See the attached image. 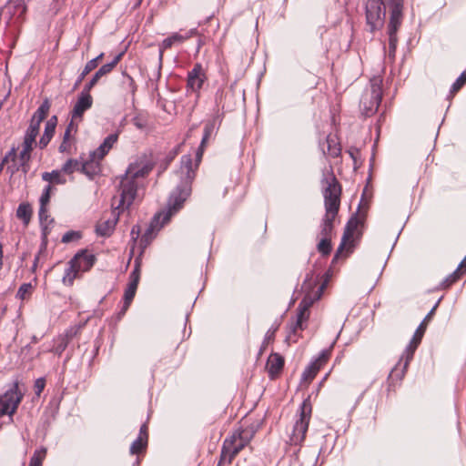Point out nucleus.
<instances>
[{"label": "nucleus", "mask_w": 466, "mask_h": 466, "mask_svg": "<svg viewBox=\"0 0 466 466\" xmlns=\"http://www.w3.org/2000/svg\"><path fill=\"white\" fill-rule=\"evenodd\" d=\"M89 90L83 88L71 112L72 120L81 119L84 113L92 106L93 98Z\"/></svg>", "instance_id": "nucleus-13"}, {"label": "nucleus", "mask_w": 466, "mask_h": 466, "mask_svg": "<svg viewBox=\"0 0 466 466\" xmlns=\"http://www.w3.org/2000/svg\"><path fill=\"white\" fill-rule=\"evenodd\" d=\"M70 266L66 268L65 275L63 277L64 283L68 282L70 285L73 283L74 279L76 278L79 269L76 267L75 264H72V261L69 262Z\"/></svg>", "instance_id": "nucleus-34"}, {"label": "nucleus", "mask_w": 466, "mask_h": 466, "mask_svg": "<svg viewBox=\"0 0 466 466\" xmlns=\"http://www.w3.org/2000/svg\"><path fill=\"white\" fill-rule=\"evenodd\" d=\"M23 397L24 393L19 390V382L15 380L11 388L0 396V415H14Z\"/></svg>", "instance_id": "nucleus-7"}, {"label": "nucleus", "mask_w": 466, "mask_h": 466, "mask_svg": "<svg viewBox=\"0 0 466 466\" xmlns=\"http://www.w3.org/2000/svg\"><path fill=\"white\" fill-rule=\"evenodd\" d=\"M284 366V358L279 353H272L268 359L267 367L268 373L273 376L279 374Z\"/></svg>", "instance_id": "nucleus-20"}, {"label": "nucleus", "mask_w": 466, "mask_h": 466, "mask_svg": "<svg viewBox=\"0 0 466 466\" xmlns=\"http://www.w3.org/2000/svg\"><path fill=\"white\" fill-rule=\"evenodd\" d=\"M387 0H368L366 4V20L371 32L380 28L385 20Z\"/></svg>", "instance_id": "nucleus-6"}, {"label": "nucleus", "mask_w": 466, "mask_h": 466, "mask_svg": "<svg viewBox=\"0 0 466 466\" xmlns=\"http://www.w3.org/2000/svg\"><path fill=\"white\" fill-rule=\"evenodd\" d=\"M61 170H53L52 172H44L42 179L48 182V185H64L66 182V177L62 175Z\"/></svg>", "instance_id": "nucleus-22"}, {"label": "nucleus", "mask_w": 466, "mask_h": 466, "mask_svg": "<svg viewBox=\"0 0 466 466\" xmlns=\"http://www.w3.org/2000/svg\"><path fill=\"white\" fill-rule=\"evenodd\" d=\"M46 456V449L42 447L34 451V454L30 458L28 466H42L43 461Z\"/></svg>", "instance_id": "nucleus-27"}, {"label": "nucleus", "mask_w": 466, "mask_h": 466, "mask_svg": "<svg viewBox=\"0 0 466 466\" xmlns=\"http://www.w3.org/2000/svg\"><path fill=\"white\" fill-rule=\"evenodd\" d=\"M382 92L380 85L377 80L371 82L370 90L367 91L361 97L360 109L365 116L374 115L380 104Z\"/></svg>", "instance_id": "nucleus-8"}, {"label": "nucleus", "mask_w": 466, "mask_h": 466, "mask_svg": "<svg viewBox=\"0 0 466 466\" xmlns=\"http://www.w3.org/2000/svg\"><path fill=\"white\" fill-rule=\"evenodd\" d=\"M152 169L153 164L145 155L137 157L128 165L119 183V203L112 211L111 218L96 225L97 235L108 237L113 233L120 214L119 209L124 210L133 204L138 188L143 186L144 178Z\"/></svg>", "instance_id": "nucleus-1"}, {"label": "nucleus", "mask_w": 466, "mask_h": 466, "mask_svg": "<svg viewBox=\"0 0 466 466\" xmlns=\"http://www.w3.org/2000/svg\"><path fill=\"white\" fill-rule=\"evenodd\" d=\"M122 56L123 53H119L114 57V59L110 63L103 65L96 72V74L93 76L90 81L84 86V88L90 91L97 84V82L102 76L109 74L113 70V68L119 63Z\"/></svg>", "instance_id": "nucleus-15"}, {"label": "nucleus", "mask_w": 466, "mask_h": 466, "mask_svg": "<svg viewBox=\"0 0 466 466\" xmlns=\"http://www.w3.org/2000/svg\"><path fill=\"white\" fill-rule=\"evenodd\" d=\"M71 261L72 264L76 265L79 271H87L93 267L96 261V257L95 255L88 253L86 250H81L75 255Z\"/></svg>", "instance_id": "nucleus-16"}, {"label": "nucleus", "mask_w": 466, "mask_h": 466, "mask_svg": "<svg viewBox=\"0 0 466 466\" xmlns=\"http://www.w3.org/2000/svg\"><path fill=\"white\" fill-rule=\"evenodd\" d=\"M77 331V328H71L70 329L66 330L65 335L59 338V342L57 346L53 350V351L60 356L66 349L73 337L76 335Z\"/></svg>", "instance_id": "nucleus-21"}, {"label": "nucleus", "mask_w": 466, "mask_h": 466, "mask_svg": "<svg viewBox=\"0 0 466 466\" xmlns=\"http://www.w3.org/2000/svg\"><path fill=\"white\" fill-rule=\"evenodd\" d=\"M318 250L324 256H327L331 251L330 238H322L318 244Z\"/></svg>", "instance_id": "nucleus-38"}, {"label": "nucleus", "mask_w": 466, "mask_h": 466, "mask_svg": "<svg viewBox=\"0 0 466 466\" xmlns=\"http://www.w3.org/2000/svg\"><path fill=\"white\" fill-rule=\"evenodd\" d=\"M56 188L52 185H46L42 192L39 202L41 205V212L45 213V206L50 201L51 194Z\"/></svg>", "instance_id": "nucleus-31"}, {"label": "nucleus", "mask_w": 466, "mask_h": 466, "mask_svg": "<svg viewBox=\"0 0 466 466\" xmlns=\"http://www.w3.org/2000/svg\"><path fill=\"white\" fill-rule=\"evenodd\" d=\"M320 370L319 366L313 361L310 362L306 369L304 370L301 375V381L305 383H309L313 380L318 371Z\"/></svg>", "instance_id": "nucleus-26"}, {"label": "nucleus", "mask_w": 466, "mask_h": 466, "mask_svg": "<svg viewBox=\"0 0 466 466\" xmlns=\"http://www.w3.org/2000/svg\"><path fill=\"white\" fill-rule=\"evenodd\" d=\"M326 180L327 187L323 193L326 213L323 218L320 234L322 238H330L333 230V221L338 215L340 205L341 187L334 176H331Z\"/></svg>", "instance_id": "nucleus-3"}, {"label": "nucleus", "mask_w": 466, "mask_h": 466, "mask_svg": "<svg viewBox=\"0 0 466 466\" xmlns=\"http://www.w3.org/2000/svg\"><path fill=\"white\" fill-rule=\"evenodd\" d=\"M32 213V208L28 203H21L17 208L16 217L22 219L25 225H28Z\"/></svg>", "instance_id": "nucleus-25"}, {"label": "nucleus", "mask_w": 466, "mask_h": 466, "mask_svg": "<svg viewBox=\"0 0 466 466\" xmlns=\"http://www.w3.org/2000/svg\"><path fill=\"white\" fill-rule=\"evenodd\" d=\"M79 234L76 231H68L62 237V242L63 243H69L73 241L74 239L79 238Z\"/></svg>", "instance_id": "nucleus-48"}, {"label": "nucleus", "mask_w": 466, "mask_h": 466, "mask_svg": "<svg viewBox=\"0 0 466 466\" xmlns=\"http://www.w3.org/2000/svg\"><path fill=\"white\" fill-rule=\"evenodd\" d=\"M329 357V350H322L318 359H316L313 362L317 363L319 368H321L328 360Z\"/></svg>", "instance_id": "nucleus-47"}, {"label": "nucleus", "mask_w": 466, "mask_h": 466, "mask_svg": "<svg viewBox=\"0 0 466 466\" xmlns=\"http://www.w3.org/2000/svg\"><path fill=\"white\" fill-rule=\"evenodd\" d=\"M327 142H328V144H329L328 150H329V155H330L331 157H338V156L339 155V153H340V148H339V147H338L336 145L331 146V145H330V140H329V137H328V139H327Z\"/></svg>", "instance_id": "nucleus-50"}, {"label": "nucleus", "mask_w": 466, "mask_h": 466, "mask_svg": "<svg viewBox=\"0 0 466 466\" xmlns=\"http://www.w3.org/2000/svg\"><path fill=\"white\" fill-rule=\"evenodd\" d=\"M39 220L42 226V235L44 238H46V236L48 234V223L53 222L54 220L51 218L49 219L48 210L46 208V206H45V213L41 212V207L39 208L38 211Z\"/></svg>", "instance_id": "nucleus-28"}, {"label": "nucleus", "mask_w": 466, "mask_h": 466, "mask_svg": "<svg viewBox=\"0 0 466 466\" xmlns=\"http://www.w3.org/2000/svg\"><path fill=\"white\" fill-rule=\"evenodd\" d=\"M139 436H142L144 440L147 441V427L143 424L140 428Z\"/></svg>", "instance_id": "nucleus-58"}, {"label": "nucleus", "mask_w": 466, "mask_h": 466, "mask_svg": "<svg viewBox=\"0 0 466 466\" xmlns=\"http://www.w3.org/2000/svg\"><path fill=\"white\" fill-rule=\"evenodd\" d=\"M75 170H80V163L75 159H68L62 167L64 173L71 174Z\"/></svg>", "instance_id": "nucleus-37"}, {"label": "nucleus", "mask_w": 466, "mask_h": 466, "mask_svg": "<svg viewBox=\"0 0 466 466\" xmlns=\"http://www.w3.org/2000/svg\"><path fill=\"white\" fill-rule=\"evenodd\" d=\"M205 147L206 146H202L201 142L196 152L195 164H193V160L190 155H184L181 157V166L178 170L181 182L169 196V207L171 208H174L175 210L179 208L181 206H183V203L190 195L191 183L195 178L196 170L202 159Z\"/></svg>", "instance_id": "nucleus-2"}, {"label": "nucleus", "mask_w": 466, "mask_h": 466, "mask_svg": "<svg viewBox=\"0 0 466 466\" xmlns=\"http://www.w3.org/2000/svg\"><path fill=\"white\" fill-rule=\"evenodd\" d=\"M40 124L41 122H38L34 117H32L28 128H34L35 132L39 133Z\"/></svg>", "instance_id": "nucleus-55"}, {"label": "nucleus", "mask_w": 466, "mask_h": 466, "mask_svg": "<svg viewBox=\"0 0 466 466\" xmlns=\"http://www.w3.org/2000/svg\"><path fill=\"white\" fill-rule=\"evenodd\" d=\"M15 155V146H13L11 147V149L5 154V156L3 157L2 161L0 164H2V166H5V164H9V157H14Z\"/></svg>", "instance_id": "nucleus-54"}, {"label": "nucleus", "mask_w": 466, "mask_h": 466, "mask_svg": "<svg viewBox=\"0 0 466 466\" xmlns=\"http://www.w3.org/2000/svg\"><path fill=\"white\" fill-rule=\"evenodd\" d=\"M232 436L236 437L237 439H239L240 441L248 445L251 439L253 438V431L248 429H238L232 434Z\"/></svg>", "instance_id": "nucleus-33"}, {"label": "nucleus", "mask_w": 466, "mask_h": 466, "mask_svg": "<svg viewBox=\"0 0 466 466\" xmlns=\"http://www.w3.org/2000/svg\"><path fill=\"white\" fill-rule=\"evenodd\" d=\"M390 14H392L395 9L399 10V15H402L403 0H387Z\"/></svg>", "instance_id": "nucleus-42"}, {"label": "nucleus", "mask_w": 466, "mask_h": 466, "mask_svg": "<svg viewBox=\"0 0 466 466\" xmlns=\"http://www.w3.org/2000/svg\"><path fill=\"white\" fill-rule=\"evenodd\" d=\"M29 162H20L19 164V167L20 168L22 169V171L26 174L28 172V169H29V165H28Z\"/></svg>", "instance_id": "nucleus-61"}, {"label": "nucleus", "mask_w": 466, "mask_h": 466, "mask_svg": "<svg viewBox=\"0 0 466 466\" xmlns=\"http://www.w3.org/2000/svg\"><path fill=\"white\" fill-rule=\"evenodd\" d=\"M437 304L431 309V310L427 314V316L424 318L422 321H424V324H427V322L431 319L432 315L434 314V311L436 309Z\"/></svg>", "instance_id": "nucleus-59"}, {"label": "nucleus", "mask_w": 466, "mask_h": 466, "mask_svg": "<svg viewBox=\"0 0 466 466\" xmlns=\"http://www.w3.org/2000/svg\"><path fill=\"white\" fill-rule=\"evenodd\" d=\"M359 224H360V220L357 218V215L352 217L348 221L345 230H344V233H343V236H342V238H341V243L338 248V253L340 252L344 248L346 243L353 237L354 231L358 228Z\"/></svg>", "instance_id": "nucleus-19"}, {"label": "nucleus", "mask_w": 466, "mask_h": 466, "mask_svg": "<svg viewBox=\"0 0 466 466\" xmlns=\"http://www.w3.org/2000/svg\"><path fill=\"white\" fill-rule=\"evenodd\" d=\"M97 157H93V152L89 155V159L80 164V170L89 178H93L100 171V165Z\"/></svg>", "instance_id": "nucleus-17"}, {"label": "nucleus", "mask_w": 466, "mask_h": 466, "mask_svg": "<svg viewBox=\"0 0 466 466\" xmlns=\"http://www.w3.org/2000/svg\"><path fill=\"white\" fill-rule=\"evenodd\" d=\"M196 33H197L196 29H191L185 35H183L179 33H174L170 36L164 39L159 46V55H158L159 64L160 65L162 64L163 55H164V51L166 49L170 48L175 44L184 42L185 40L188 39Z\"/></svg>", "instance_id": "nucleus-14"}, {"label": "nucleus", "mask_w": 466, "mask_h": 466, "mask_svg": "<svg viewBox=\"0 0 466 466\" xmlns=\"http://www.w3.org/2000/svg\"><path fill=\"white\" fill-rule=\"evenodd\" d=\"M427 324L422 321L415 330L412 339L409 345L403 351L399 362L392 368L389 379L391 380H400L405 375L410 361L412 360L413 355L421 342L422 337L425 333Z\"/></svg>", "instance_id": "nucleus-4"}, {"label": "nucleus", "mask_w": 466, "mask_h": 466, "mask_svg": "<svg viewBox=\"0 0 466 466\" xmlns=\"http://www.w3.org/2000/svg\"><path fill=\"white\" fill-rule=\"evenodd\" d=\"M133 121H134V125H135L137 128H139V129H143V128L145 127V124H143V123L140 121V119H139V118L135 117V118L133 119Z\"/></svg>", "instance_id": "nucleus-62"}, {"label": "nucleus", "mask_w": 466, "mask_h": 466, "mask_svg": "<svg viewBox=\"0 0 466 466\" xmlns=\"http://www.w3.org/2000/svg\"><path fill=\"white\" fill-rule=\"evenodd\" d=\"M464 267H460V265L458 266V268H456V270L454 272H452L451 274H450L441 284V288L442 289H448L449 287H451L454 282H456L461 276L462 274V271L461 269L463 268Z\"/></svg>", "instance_id": "nucleus-30"}, {"label": "nucleus", "mask_w": 466, "mask_h": 466, "mask_svg": "<svg viewBox=\"0 0 466 466\" xmlns=\"http://www.w3.org/2000/svg\"><path fill=\"white\" fill-rule=\"evenodd\" d=\"M38 133L34 131V128H27L25 134L23 145L32 147L35 143V138Z\"/></svg>", "instance_id": "nucleus-39"}, {"label": "nucleus", "mask_w": 466, "mask_h": 466, "mask_svg": "<svg viewBox=\"0 0 466 466\" xmlns=\"http://www.w3.org/2000/svg\"><path fill=\"white\" fill-rule=\"evenodd\" d=\"M66 150H67V141L63 140V142L59 146V151L60 152H65Z\"/></svg>", "instance_id": "nucleus-64"}, {"label": "nucleus", "mask_w": 466, "mask_h": 466, "mask_svg": "<svg viewBox=\"0 0 466 466\" xmlns=\"http://www.w3.org/2000/svg\"><path fill=\"white\" fill-rule=\"evenodd\" d=\"M402 15H399V10L395 9L390 15V22L388 25L389 34V56L394 57L396 46L398 43L397 31L401 25Z\"/></svg>", "instance_id": "nucleus-12"}, {"label": "nucleus", "mask_w": 466, "mask_h": 466, "mask_svg": "<svg viewBox=\"0 0 466 466\" xmlns=\"http://www.w3.org/2000/svg\"><path fill=\"white\" fill-rule=\"evenodd\" d=\"M160 217H161V213L155 215L151 224L149 225V227L147 228V229L144 233V235L142 236V241H144L146 243H148L151 240L152 234H153V232L155 230V224L158 223V220H159Z\"/></svg>", "instance_id": "nucleus-36"}, {"label": "nucleus", "mask_w": 466, "mask_h": 466, "mask_svg": "<svg viewBox=\"0 0 466 466\" xmlns=\"http://www.w3.org/2000/svg\"><path fill=\"white\" fill-rule=\"evenodd\" d=\"M324 285L320 286L318 289V292L314 299L310 298L309 295H306L301 302L298 306V314L297 319L294 322L290 324V332L296 334L299 329H304V323L308 320L309 317V308L314 303L315 300L320 298V294Z\"/></svg>", "instance_id": "nucleus-9"}, {"label": "nucleus", "mask_w": 466, "mask_h": 466, "mask_svg": "<svg viewBox=\"0 0 466 466\" xmlns=\"http://www.w3.org/2000/svg\"><path fill=\"white\" fill-rule=\"evenodd\" d=\"M50 109V103L46 99L34 113L33 116L38 122H42L48 115Z\"/></svg>", "instance_id": "nucleus-29"}, {"label": "nucleus", "mask_w": 466, "mask_h": 466, "mask_svg": "<svg viewBox=\"0 0 466 466\" xmlns=\"http://www.w3.org/2000/svg\"><path fill=\"white\" fill-rule=\"evenodd\" d=\"M137 286L135 283H128L127 289H125L124 293V305L122 307L121 311L119 312L120 315H124L127 309L129 308L135 295L137 289Z\"/></svg>", "instance_id": "nucleus-23"}, {"label": "nucleus", "mask_w": 466, "mask_h": 466, "mask_svg": "<svg viewBox=\"0 0 466 466\" xmlns=\"http://www.w3.org/2000/svg\"><path fill=\"white\" fill-rule=\"evenodd\" d=\"M20 167L17 164V162H10L6 167V171L11 175L14 176L17 171H19Z\"/></svg>", "instance_id": "nucleus-52"}, {"label": "nucleus", "mask_w": 466, "mask_h": 466, "mask_svg": "<svg viewBox=\"0 0 466 466\" xmlns=\"http://www.w3.org/2000/svg\"><path fill=\"white\" fill-rule=\"evenodd\" d=\"M104 54L101 53L99 56H97L96 57H95L94 59H91L90 61H88L85 67H84V70L82 71V73L79 75L76 84H75V86H77L83 80L84 78L86 77V76L87 74H89L92 70H94L97 65H98V62L102 59Z\"/></svg>", "instance_id": "nucleus-24"}, {"label": "nucleus", "mask_w": 466, "mask_h": 466, "mask_svg": "<svg viewBox=\"0 0 466 466\" xmlns=\"http://www.w3.org/2000/svg\"><path fill=\"white\" fill-rule=\"evenodd\" d=\"M273 334H274V331L270 333V331H268L266 336H265V339H264V342H263V346L266 345V343H268L270 339H272L273 338Z\"/></svg>", "instance_id": "nucleus-63"}, {"label": "nucleus", "mask_w": 466, "mask_h": 466, "mask_svg": "<svg viewBox=\"0 0 466 466\" xmlns=\"http://www.w3.org/2000/svg\"><path fill=\"white\" fill-rule=\"evenodd\" d=\"M312 407L309 399L302 401L299 407V419L296 420L293 431L290 436V441L294 445L301 444L306 437L309 424L311 417Z\"/></svg>", "instance_id": "nucleus-5"}, {"label": "nucleus", "mask_w": 466, "mask_h": 466, "mask_svg": "<svg viewBox=\"0 0 466 466\" xmlns=\"http://www.w3.org/2000/svg\"><path fill=\"white\" fill-rule=\"evenodd\" d=\"M46 386V380L44 378H38L35 380L34 384L35 394L39 397L44 390Z\"/></svg>", "instance_id": "nucleus-46"}, {"label": "nucleus", "mask_w": 466, "mask_h": 466, "mask_svg": "<svg viewBox=\"0 0 466 466\" xmlns=\"http://www.w3.org/2000/svg\"><path fill=\"white\" fill-rule=\"evenodd\" d=\"M118 135L116 133L107 136L103 143L93 151V157H97L98 159H103L104 157L109 152L113 145L117 141Z\"/></svg>", "instance_id": "nucleus-18"}, {"label": "nucleus", "mask_w": 466, "mask_h": 466, "mask_svg": "<svg viewBox=\"0 0 466 466\" xmlns=\"http://www.w3.org/2000/svg\"><path fill=\"white\" fill-rule=\"evenodd\" d=\"M26 0H10L15 8H21V15L26 12Z\"/></svg>", "instance_id": "nucleus-51"}, {"label": "nucleus", "mask_w": 466, "mask_h": 466, "mask_svg": "<svg viewBox=\"0 0 466 466\" xmlns=\"http://www.w3.org/2000/svg\"><path fill=\"white\" fill-rule=\"evenodd\" d=\"M247 445L240 441L234 436L227 438L221 449L219 464H230L233 459L243 450Z\"/></svg>", "instance_id": "nucleus-10"}, {"label": "nucleus", "mask_w": 466, "mask_h": 466, "mask_svg": "<svg viewBox=\"0 0 466 466\" xmlns=\"http://www.w3.org/2000/svg\"><path fill=\"white\" fill-rule=\"evenodd\" d=\"M33 147L23 145V149L19 154L20 162H29L31 158V151Z\"/></svg>", "instance_id": "nucleus-45"}, {"label": "nucleus", "mask_w": 466, "mask_h": 466, "mask_svg": "<svg viewBox=\"0 0 466 466\" xmlns=\"http://www.w3.org/2000/svg\"><path fill=\"white\" fill-rule=\"evenodd\" d=\"M73 129V120L71 121V123L67 126L66 131H65V134H64V137H63V140L65 141H68L69 140V137L71 136V131Z\"/></svg>", "instance_id": "nucleus-56"}, {"label": "nucleus", "mask_w": 466, "mask_h": 466, "mask_svg": "<svg viewBox=\"0 0 466 466\" xmlns=\"http://www.w3.org/2000/svg\"><path fill=\"white\" fill-rule=\"evenodd\" d=\"M52 137H53L52 136L43 134V136L41 137V138L39 140L40 148L46 147L48 145V143L50 142Z\"/></svg>", "instance_id": "nucleus-53"}, {"label": "nucleus", "mask_w": 466, "mask_h": 466, "mask_svg": "<svg viewBox=\"0 0 466 466\" xmlns=\"http://www.w3.org/2000/svg\"><path fill=\"white\" fill-rule=\"evenodd\" d=\"M140 233L139 227L138 226H133L131 229V235L133 238H138Z\"/></svg>", "instance_id": "nucleus-60"}, {"label": "nucleus", "mask_w": 466, "mask_h": 466, "mask_svg": "<svg viewBox=\"0 0 466 466\" xmlns=\"http://www.w3.org/2000/svg\"><path fill=\"white\" fill-rule=\"evenodd\" d=\"M206 80L207 76L204 68L200 64H196L187 73V92L198 94Z\"/></svg>", "instance_id": "nucleus-11"}, {"label": "nucleus", "mask_w": 466, "mask_h": 466, "mask_svg": "<svg viewBox=\"0 0 466 466\" xmlns=\"http://www.w3.org/2000/svg\"><path fill=\"white\" fill-rule=\"evenodd\" d=\"M139 279H140V265H139V262L137 260H136L134 269L132 270V272L130 273V276H129V282L138 285Z\"/></svg>", "instance_id": "nucleus-44"}, {"label": "nucleus", "mask_w": 466, "mask_h": 466, "mask_svg": "<svg viewBox=\"0 0 466 466\" xmlns=\"http://www.w3.org/2000/svg\"><path fill=\"white\" fill-rule=\"evenodd\" d=\"M127 81H128V86H129V88H130V91H131V93L134 95V94H135V92H136V90H137V86H136V84H135V81H134V79H133L130 76H128V75H127Z\"/></svg>", "instance_id": "nucleus-57"}, {"label": "nucleus", "mask_w": 466, "mask_h": 466, "mask_svg": "<svg viewBox=\"0 0 466 466\" xmlns=\"http://www.w3.org/2000/svg\"><path fill=\"white\" fill-rule=\"evenodd\" d=\"M466 84V69L455 80L451 88V93L455 94Z\"/></svg>", "instance_id": "nucleus-40"}, {"label": "nucleus", "mask_w": 466, "mask_h": 466, "mask_svg": "<svg viewBox=\"0 0 466 466\" xmlns=\"http://www.w3.org/2000/svg\"><path fill=\"white\" fill-rule=\"evenodd\" d=\"M32 285L30 283H24L18 289L16 297L20 299H25L28 294L31 293Z\"/></svg>", "instance_id": "nucleus-43"}, {"label": "nucleus", "mask_w": 466, "mask_h": 466, "mask_svg": "<svg viewBox=\"0 0 466 466\" xmlns=\"http://www.w3.org/2000/svg\"><path fill=\"white\" fill-rule=\"evenodd\" d=\"M215 129H216V119L215 118L212 120H209L208 122L206 123L205 127H204L203 137L201 140L202 146L207 145L208 139L213 135Z\"/></svg>", "instance_id": "nucleus-32"}, {"label": "nucleus", "mask_w": 466, "mask_h": 466, "mask_svg": "<svg viewBox=\"0 0 466 466\" xmlns=\"http://www.w3.org/2000/svg\"><path fill=\"white\" fill-rule=\"evenodd\" d=\"M56 125H57L56 116H51L46 123L44 134L53 137L55 134V131H56Z\"/></svg>", "instance_id": "nucleus-41"}, {"label": "nucleus", "mask_w": 466, "mask_h": 466, "mask_svg": "<svg viewBox=\"0 0 466 466\" xmlns=\"http://www.w3.org/2000/svg\"><path fill=\"white\" fill-rule=\"evenodd\" d=\"M181 208H182V206H181L179 208L176 209V210H175L174 208H171L169 207V200H168V201H167V211L166 213L162 214V215H163V222H162V224H160V227H163V224H164V223H166L167 221H168V220H169V218H170V217H171L174 213H176L177 211H178Z\"/></svg>", "instance_id": "nucleus-49"}, {"label": "nucleus", "mask_w": 466, "mask_h": 466, "mask_svg": "<svg viewBox=\"0 0 466 466\" xmlns=\"http://www.w3.org/2000/svg\"><path fill=\"white\" fill-rule=\"evenodd\" d=\"M147 441L142 436H138L130 446V453L137 454L141 452L147 446Z\"/></svg>", "instance_id": "nucleus-35"}]
</instances>
